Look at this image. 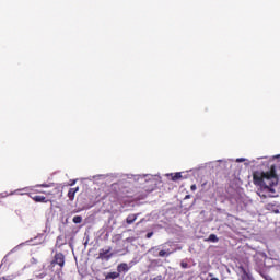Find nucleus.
<instances>
[{"instance_id":"412c9836","label":"nucleus","mask_w":280,"mask_h":280,"mask_svg":"<svg viewBox=\"0 0 280 280\" xmlns=\"http://www.w3.org/2000/svg\"><path fill=\"white\" fill-rule=\"evenodd\" d=\"M209 277H213V273H209Z\"/></svg>"},{"instance_id":"0eeeda50","label":"nucleus","mask_w":280,"mask_h":280,"mask_svg":"<svg viewBox=\"0 0 280 280\" xmlns=\"http://www.w3.org/2000/svg\"><path fill=\"white\" fill-rule=\"evenodd\" d=\"M128 270H130V268L128 267V264L126 262H121L117 266V271H118V275L120 272H128Z\"/></svg>"},{"instance_id":"20e7f679","label":"nucleus","mask_w":280,"mask_h":280,"mask_svg":"<svg viewBox=\"0 0 280 280\" xmlns=\"http://www.w3.org/2000/svg\"><path fill=\"white\" fill-rule=\"evenodd\" d=\"M59 266L60 268H65V254L62 253H56L54 256V259L50 262V268H55Z\"/></svg>"},{"instance_id":"ddd939ff","label":"nucleus","mask_w":280,"mask_h":280,"mask_svg":"<svg viewBox=\"0 0 280 280\" xmlns=\"http://www.w3.org/2000/svg\"><path fill=\"white\" fill-rule=\"evenodd\" d=\"M74 224H82V218L80 215H75L72 219Z\"/></svg>"},{"instance_id":"6ab92c4d","label":"nucleus","mask_w":280,"mask_h":280,"mask_svg":"<svg viewBox=\"0 0 280 280\" xmlns=\"http://www.w3.org/2000/svg\"><path fill=\"white\" fill-rule=\"evenodd\" d=\"M237 161H238V163H242V161H244V160L243 159H238Z\"/></svg>"},{"instance_id":"39448f33","label":"nucleus","mask_w":280,"mask_h":280,"mask_svg":"<svg viewBox=\"0 0 280 280\" xmlns=\"http://www.w3.org/2000/svg\"><path fill=\"white\" fill-rule=\"evenodd\" d=\"M110 247H108V249L106 250L101 249L98 253V259H105L106 261H108L113 257V253H110Z\"/></svg>"},{"instance_id":"423d86ee","label":"nucleus","mask_w":280,"mask_h":280,"mask_svg":"<svg viewBox=\"0 0 280 280\" xmlns=\"http://www.w3.org/2000/svg\"><path fill=\"white\" fill-rule=\"evenodd\" d=\"M78 191H80V187L70 188L68 191L69 200H71V201L75 200V194H78Z\"/></svg>"},{"instance_id":"2eb2a0df","label":"nucleus","mask_w":280,"mask_h":280,"mask_svg":"<svg viewBox=\"0 0 280 280\" xmlns=\"http://www.w3.org/2000/svg\"><path fill=\"white\" fill-rule=\"evenodd\" d=\"M182 268H189V264L182 261L180 262Z\"/></svg>"},{"instance_id":"1a4fd4ad","label":"nucleus","mask_w":280,"mask_h":280,"mask_svg":"<svg viewBox=\"0 0 280 280\" xmlns=\"http://www.w3.org/2000/svg\"><path fill=\"white\" fill-rule=\"evenodd\" d=\"M109 200L110 202H119V195L117 192H110Z\"/></svg>"},{"instance_id":"f257e3e1","label":"nucleus","mask_w":280,"mask_h":280,"mask_svg":"<svg viewBox=\"0 0 280 280\" xmlns=\"http://www.w3.org/2000/svg\"><path fill=\"white\" fill-rule=\"evenodd\" d=\"M277 175L275 174V165H271V170L269 172H259L256 171L253 173V183L256 187H261V189L270 190V187L275 185L272 178Z\"/></svg>"},{"instance_id":"9d476101","label":"nucleus","mask_w":280,"mask_h":280,"mask_svg":"<svg viewBox=\"0 0 280 280\" xmlns=\"http://www.w3.org/2000/svg\"><path fill=\"white\" fill-rule=\"evenodd\" d=\"M206 242H212L213 244L220 242V238H218V235L210 234L209 237L206 240Z\"/></svg>"},{"instance_id":"dca6fc26","label":"nucleus","mask_w":280,"mask_h":280,"mask_svg":"<svg viewBox=\"0 0 280 280\" xmlns=\"http://www.w3.org/2000/svg\"><path fill=\"white\" fill-rule=\"evenodd\" d=\"M150 280H163V276H156L155 278H151Z\"/></svg>"},{"instance_id":"aec40b11","label":"nucleus","mask_w":280,"mask_h":280,"mask_svg":"<svg viewBox=\"0 0 280 280\" xmlns=\"http://www.w3.org/2000/svg\"><path fill=\"white\" fill-rule=\"evenodd\" d=\"M210 280H220V279H218V278H211Z\"/></svg>"},{"instance_id":"4468645a","label":"nucleus","mask_w":280,"mask_h":280,"mask_svg":"<svg viewBox=\"0 0 280 280\" xmlns=\"http://www.w3.org/2000/svg\"><path fill=\"white\" fill-rule=\"evenodd\" d=\"M170 255H172V253H167L163 249L159 252V257H170Z\"/></svg>"},{"instance_id":"f8f14e48","label":"nucleus","mask_w":280,"mask_h":280,"mask_svg":"<svg viewBox=\"0 0 280 280\" xmlns=\"http://www.w3.org/2000/svg\"><path fill=\"white\" fill-rule=\"evenodd\" d=\"M180 178H183V174H180V173L171 174V179L174 183H176V180H180Z\"/></svg>"},{"instance_id":"9b49d317","label":"nucleus","mask_w":280,"mask_h":280,"mask_svg":"<svg viewBox=\"0 0 280 280\" xmlns=\"http://www.w3.org/2000/svg\"><path fill=\"white\" fill-rule=\"evenodd\" d=\"M105 279H119V272L113 271L106 275Z\"/></svg>"},{"instance_id":"f3484780","label":"nucleus","mask_w":280,"mask_h":280,"mask_svg":"<svg viewBox=\"0 0 280 280\" xmlns=\"http://www.w3.org/2000/svg\"><path fill=\"white\" fill-rule=\"evenodd\" d=\"M152 235H154V232L147 233V240H150V237H152Z\"/></svg>"},{"instance_id":"6e6552de","label":"nucleus","mask_w":280,"mask_h":280,"mask_svg":"<svg viewBox=\"0 0 280 280\" xmlns=\"http://www.w3.org/2000/svg\"><path fill=\"white\" fill-rule=\"evenodd\" d=\"M138 214H129L126 219V222L128 224H135V222L137 221Z\"/></svg>"},{"instance_id":"f03ea898","label":"nucleus","mask_w":280,"mask_h":280,"mask_svg":"<svg viewBox=\"0 0 280 280\" xmlns=\"http://www.w3.org/2000/svg\"><path fill=\"white\" fill-rule=\"evenodd\" d=\"M36 187L47 188V187H49V184H38L36 186H33V187H25V188H22V189L14 190L10 194H4V195L2 194V198H7V196H14V194L21 195V192H19V191H26V194H34V196H36V194H45V196H51V192H47V191H44V190L36 189Z\"/></svg>"},{"instance_id":"7ed1b4c3","label":"nucleus","mask_w":280,"mask_h":280,"mask_svg":"<svg viewBox=\"0 0 280 280\" xmlns=\"http://www.w3.org/2000/svg\"><path fill=\"white\" fill-rule=\"evenodd\" d=\"M25 194L28 196L31 200L34 202H42L44 205H47V202H51L50 199H47V197L43 195H34V192H20V196H25Z\"/></svg>"},{"instance_id":"a211bd4d","label":"nucleus","mask_w":280,"mask_h":280,"mask_svg":"<svg viewBox=\"0 0 280 280\" xmlns=\"http://www.w3.org/2000/svg\"><path fill=\"white\" fill-rule=\"evenodd\" d=\"M190 189H191V191H196V189H197L196 184H192V185L190 186Z\"/></svg>"}]
</instances>
